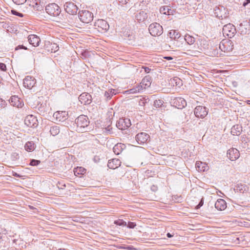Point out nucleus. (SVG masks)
Here are the masks:
<instances>
[{"mask_svg":"<svg viewBox=\"0 0 250 250\" xmlns=\"http://www.w3.org/2000/svg\"><path fill=\"white\" fill-rule=\"evenodd\" d=\"M118 4L119 7L118 9L121 10L125 11L128 7V1L129 0H117Z\"/></svg>","mask_w":250,"mask_h":250,"instance_id":"nucleus-28","label":"nucleus"},{"mask_svg":"<svg viewBox=\"0 0 250 250\" xmlns=\"http://www.w3.org/2000/svg\"><path fill=\"white\" fill-rule=\"evenodd\" d=\"M242 131V127L238 125H233L231 129V133L233 135H239Z\"/></svg>","mask_w":250,"mask_h":250,"instance_id":"nucleus-29","label":"nucleus"},{"mask_svg":"<svg viewBox=\"0 0 250 250\" xmlns=\"http://www.w3.org/2000/svg\"><path fill=\"white\" fill-rule=\"evenodd\" d=\"M215 207L218 210H223L227 208V203L224 199H219L215 202Z\"/></svg>","mask_w":250,"mask_h":250,"instance_id":"nucleus-22","label":"nucleus"},{"mask_svg":"<svg viewBox=\"0 0 250 250\" xmlns=\"http://www.w3.org/2000/svg\"><path fill=\"white\" fill-rule=\"evenodd\" d=\"M121 162L118 159H112L108 161L107 167L110 169H116L120 166Z\"/></svg>","mask_w":250,"mask_h":250,"instance_id":"nucleus-19","label":"nucleus"},{"mask_svg":"<svg viewBox=\"0 0 250 250\" xmlns=\"http://www.w3.org/2000/svg\"><path fill=\"white\" fill-rule=\"evenodd\" d=\"M24 148L27 151H32L35 149V144L33 142H28L25 144Z\"/></svg>","mask_w":250,"mask_h":250,"instance_id":"nucleus-33","label":"nucleus"},{"mask_svg":"<svg viewBox=\"0 0 250 250\" xmlns=\"http://www.w3.org/2000/svg\"><path fill=\"white\" fill-rule=\"evenodd\" d=\"M79 101L83 104H88L91 102V96L88 93H83L79 97Z\"/></svg>","mask_w":250,"mask_h":250,"instance_id":"nucleus-16","label":"nucleus"},{"mask_svg":"<svg viewBox=\"0 0 250 250\" xmlns=\"http://www.w3.org/2000/svg\"><path fill=\"white\" fill-rule=\"evenodd\" d=\"M196 44L198 45V49L201 51H203L208 48V41L206 40L200 39L197 41Z\"/></svg>","mask_w":250,"mask_h":250,"instance_id":"nucleus-23","label":"nucleus"},{"mask_svg":"<svg viewBox=\"0 0 250 250\" xmlns=\"http://www.w3.org/2000/svg\"><path fill=\"white\" fill-rule=\"evenodd\" d=\"M142 68L144 69L145 72L146 73H148L151 70L149 67L146 66H143Z\"/></svg>","mask_w":250,"mask_h":250,"instance_id":"nucleus-52","label":"nucleus"},{"mask_svg":"<svg viewBox=\"0 0 250 250\" xmlns=\"http://www.w3.org/2000/svg\"><path fill=\"white\" fill-rule=\"evenodd\" d=\"M131 125V122L129 119L121 118L117 122L116 126L119 129L124 130L129 127Z\"/></svg>","mask_w":250,"mask_h":250,"instance_id":"nucleus-12","label":"nucleus"},{"mask_svg":"<svg viewBox=\"0 0 250 250\" xmlns=\"http://www.w3.org/2000/svg\"><path fill=\"white\" fill-rule=\"evenodd\" d=\"M164 58L167 60H171L173 59V58L170 56H167V57H164Z\"/></svg>","mask_w":250,"mask_h":250,"instance_id":"nucleus-57","label":"nucleus"},{"mask_svg":"<svg viewBox=\"0 0 250 250\" xmlns=\"http://www.w3.org/2000/svg\"><path fill=\"white\" fill-rule=\"evenodd\" d=\"M40 163L41 162L39 160L32 159L30 161V165L32 166H38Z\"/></svg>","mask_w":250,"mask_h":250,"instance_id":"nucleus-42","label":"nucleus"},{"mask_svg":"<svg viewBox=\"0 0 250 250\" xmlns=\"http://www.w3.org/2000/svg\"><path fill=\"white\" fill-rule=\"evenodd\" d=\"M114 223L119 226H126V222L123 221V220L119 219L114 222Z\"/></svg>","mask_w":250,"mask_h":250,"instance_id":"nucleus-41","label":"nucleus"},{"mask_svg":"<svg viewBox=\"0 0 250 250\" xmlns=\"http://www.w3.org/2000/svg\"><path fill=\"white\" fill-rule=\"evenodd\" d=\"M38 2L41 3V0H32V1H31L32 3L30 4V5L32 6V4H37Z\"/></svg>","mask_w":250,"mask_h":250,"instance_id":"nucleus-53","label":"nucleus"},{"mask_svg":"<svg viewBox=\"0 0 250 250\" xmlns=\"http://www.w3.org/2000/svg\"><path fill=\"white\" fill-rule=\"evenodd\" d=\"M167 237H168V238H171V237H172L173 236V235H171L170 233H167Z\"/></svg>","mask_w":250,"mask_h":250,"instance_id":"nucleus-58","label":"nucleus"},{"mask_svg":"<svg viewBox=\"0 0 250 250\" xmlns=\"http://www.w3.org/2000/svg\"><path fill=\"white\" fill-rule=\"evenodd\" d=\"M169 37L171 39H173L174 40L178 39L180 38V34L175 30H171L169 32Z\"/></svg>","mask_w":250,"mask_h":250,"instance_id":"nucleus-32","label":"nucleus"},{"mask_svg":"<svg viewBox=\"0 0 250 250\" xmlns=\"http://www.w3.org/2000/svg\"><path fill=\"white\" fill-rule=\"evenodd\" d=\"M241 141L243 143L246 144L248 142V139L246 137L245 135H243L241 137Z\"/></svg>","mask_w":250,"mask_h":250,"instance_id":"nucleus-48","label":"nucleus"},{"mask_svg":"<svg viewBox=\"0 0 250 250\" xmlns=\"http://www.w3.org/2000/svg\"><path fill=\"white\" fill-rule=\"evenodd\" d=\"M32 7L34 8V9L37 11H42L43 10V6L42 4H41V3H38L37 4H32Z\"/></svg>","mask_w":250,"mask_h":250,"instance_id":"nucleus-38","label":"nucleus"},{"mask_svg":"<svg viewBox=\"0 0 250 250\" xmlns=\"http://www.w3.org/2000/svg\"><path fill=\"white\" fill-rule=\"evenodd\" d=\"M36 83L34 78L30 76H26L23 80V84L25 87L31 89Z\"/></svg>","mask_w":250,"mask_h":250,"instance_id":"nucleus-13","label":"nucleus"},{"mask_svg":"<svg viewBox=\"0 0 250 250\" xmlns=\"http://www.w3.org/2000/svg\"><path fill=\"white\" fill-rule=\"evenodd\" d=\"M249 3H250V0H245V1L244 2L243 5L244 6H246L247 5H248Z\"/></svg>","mask_w":250,"mask_h":250,"instance_id":"nucleus-55","label":"nucleus"},{"mask_svg":"<svg viewBox=\"0 0 250 250\" xmlns=\"http://www.w3.org/2000/svg\"><path fill=\"white\" fill-rule=\"evenodd\" d=\"M151 84V78L149 76H146L142 81L141 83L139 84L142 86V89H146V87H149Z\"/></svg>","mask_w":250,"mask_h":250,"instance_id":"nucleus-25","label":"nucleus"},{"mask_svg":"<svg viewBox=\"0 0 250 250\" xmlns=\"http://www.w3.org/2000/svg\"><path fill=\"white\" fill-rule=\"evenodd\" d=\"M247 102L248 104H250V100H248Z\"/></svg>","mask_w":250,"mask_h":250,"instance_id":"nucleus-62","label":"nucleus"},{"mask_svg":"<svg viewBox=\"0 0 250 250\" xmlns=\"http://www.w3.org/2000/svg\"><path fill=\"white\" fill-rule=\"evenodd\" d=\"M240 154L239 151L235 148H232L228 150L227 152V157L231 160L234 161L239 157Z\"/></svg>","mask_w":250,"mask_h":250,"instance_id":"nucleus-15","label":"nucleus"},{"mask_svg":"<svg viewBox=\"0 0 250 250\" xmlns=\"http://www.w3.org/2000/svg\"><path fill=\"white\" fill-rule=\"evenodd\" d=\"M142 90H143L142 86L141 85L138 84L137 85L134 86L132 88H131V89L128 90L126 92H128V93H130H130L134 94V93L140 92Z\"/></svg>","mask_w":250,"mask_h":250,"instance_id":"nucleus-31","label":"nucleus"},{"mask_svg":"<svg viewBox=\"0 0 250 250\" xmlns=\"http://www.w3.org/2000/svg\"><path fill=\"white\" fill-rule=\"evenodd\" d=\"M12 0L15 3H16V4H18V5L23 4L26 1V0Z\"/></svg>","mask_w":250,"mask_h":250,"instance_id":"nucleus-45","label":"nucleus"},{"mask_svg":"<svg viewBox=\"0 0 250 250\" xmlns=\"http://www.w3.org/2000/svg\"><path fill=\"white\" fill-rule=\"evenodd\" d=\"M67 113L66 111H58L54 113L53 116L59 122H62L66 119Z\"/></svg>","mask_w":250,"mask_h":250,"instance_id":"nucleus-21","label":"nucleus"},{"mask_svg":"<svg viewBox=\"0 0 250 250\" xmlns=\"http://www.w3.org/2000/svg\"><path fill=\"white\" fill-rule=\"evenodd\" d=\"M65 11L70 15H75L78 11L77 6L72 2H66L64 5Z\"/></svg>","mask_w":250,"mask_h":250,"instance_id":"nucleus-10","label":"nucleus"},{"mask_svg":"<svg viewBox=\"0 0 250 250\" xmlns=\"http://www.w3.org/2000/svg\"><path fill=\"white\" fill-rule=\"evenodd\" d=\"M169 8L168 6H162L160 8V11L161 13L164 14H169Z\"/></svg>","mask_w":250,"mask_h":250,"instance_id":"nucleus-39","label":"nucleus"},{"mask_svg":"<svg viewBox=\"0 0 250 250\" xmlns=\"http://www.w3.org/2000/svg\"><path fill=\"white\" fill-rule=\"evenodd\" d=\"M214 15L219 19H226L228 17V10L223 6L219 5L214 8Z\"/></svg>","mask_w":250,"mask_h":250,"instance_id":"nucleus-5","label":"nucleus"},{"mask_svg":"<svg viewBox=\"0 0 250 250\" xmlns=\"http://www.w3.org/2000/svg\"><path fill=\"white\" fill-rule=\"evenodd\" d=\"M28 42L30 44L33 46H38L39 45L40 39L35 35H30L28 37Z\"/></svg>","mask_w":250,"mask_h":250,"instance_id":"nucleus-20","label":"nucleus"},{"mask_svg":"<svg viewBox=\"0 0 250 250\" xmlns=\"http://www.w3.org/2000/svg\"><path fill=\"white\" fill-rule=\"evenodd\" d=\"M9 103L11 105L18 108L21 107L23 105L22 100L17 96H12L9 100Z\"/></svg>","mask_w":250,"mask_h":250,"instance_id":"nucleus-18","label":"nucleus"},{"mask_svg":"<svg viewBox=\"0 0 250 250\" xmlns=\"http://www.w3.org/2000/svg\"><path fill=\"white\" fill-rule=\"evenodd\" d=\"M5 102L3 101L2 99H0V108L2 107L3 106V103H4Z\"/></svg>","mask_w":250,"mask_h":250,"instance_id":"nucleus-56","label":"nucleus"},{"mask_svg":"<svg viewBox=\"0 0 250 250\" xmlns=\"http://www.w3.org/2000/svg\"><path fill=\"white\" fill-rule=\"evenodd\" d=\"M184 40L189 45L193 44L195 42L194 38L188 34L185 35Z\"/></svg>","mask_w":250,"mask_h":250,"instance_id":"nucleus-34","label":"nucleus"},{"mask_svg":"<svg viewBox=\"0 0 250 250\" xmlns=\"http://www.w3.org/2000/svg\"><path fill=\"white\" fill-rule=\"evenodd\" d=\"M75 124L77 126V130L79 132L86 131L85 128L89 124L88 118L86 116L82 115L75 120Z\"/></svg>","mask_w":250,"mask_h":250,"instance_id":"nucleus-2","label":"nucleus"},{"mask_svg":"<svg viewBox=\"0 0 250 250\" xmlns=\"http://www.w3.org/2000/svg\"><path fill=\"white\" fill-rule=\"evenodd\" d=\"M0 69L2 71H5L6 70V65L3 63L0 62Z\"/></svg>","mask_w":250,"mask_h":250,"instance_id":"nucleus-51","label":"nucleus"},{"mask_svg":"<svg viewBox=\"0 0 250 250\" xmlns=\"http://www.w3.org/2000/svg\"><path fill=\"white\" fill-rule=\"evenodd\" d=\"M203 202L201 201L200 203L199 204V205H198V206H202L203 205Z\"/></svg>","mask_w":250,"mask_h":250,"instance_id":"nucleus-61","label":"nucleus"},{"mask_svg":"<svg viewBox=\"0 0 250 250\" xmlns=\"http://www.w3.org/2000/svg\"><path fill=\"white\" fill-rule=\"evenodd\" d=\"M222 32L225 37L231 38L234 36L236 33V29L232 24L228 23L224 26Z\"/></svg>","mask_w":250,"mask_h":250,"instance_id":"nucleus-6","label":"nucleus"},{"mask_svg":"<svg viewBox=\"0 0 250 250\" xmlns=\"http://www.w3.org/2000/svg\"><path fill=\"white\" fill-rule=\"evenodd\" d=\"M57 186L59 189H63L65 187V185L64 184H62L60 182H58Z\"/></svg>","mask_w":250,"mask_h":250,"instance_id":"nucleus-49","label":"nucleus"},{"mask_svg":"<svg viewBox=\"0 0 250 250\" xmlns=\"http://www.w3.org/2000/svg\"><path fill=\"white\" fill-rule=\"evenodd\" d=\"M171 83L175 82L176 85L180 84L181 80L178 78L175 77L172 80H171Z\"/></svg>","mask_w":250,"mask_h":250,"instance_id":"nucleus-44","label":"nucleus"},{"mask_svg":"<svg viewBox=\"0 0 250 250\" xmlns=\"http://www.w3.org/2000/svg\"><path fill=\"white\" fill-rule=\"evenodd\" d=\"M129 228L133 229L136 226V224L134 222H128L126 225Z\"/></svg>","mask_w":250,"mask_h":250,"instance_id":"nucleus-50","label":"nucleus"},{"mask_svg":"<svg viewBox=\"0 0 250 250\" xmlns=\"http://www.w3.org/2000/svg\"><path fill=\"white\" fill-rule=\"evenodd\" d=\"M13 175L16 176V177H21V176L19 174H18L17 173H15L14 174H13Z\"/></svg>","mask_w":250,"mask_h":250,"instance_id":"nucleus-59","label":"nucleus"},{"mask_svg":"<svg viewBox=\"0 0 250 250\" xmlns=\"http://www.w3.org/2000/svg\"><path fill=\"white\" fill-rule=\"evenodd\" d=\"M147 13L144 11H140L135 16L136 19L139 22L144 21L147 18Z\"/></svg>","mask_w":250,"mask_h":250,"instance_id":"nucleus-27","label":"nucleus"},{"mask_svg":"<svg viewBox=\"0 0 250 250\" xmlns=\"http://www.w3.org/2000/svg\"><path fill=\"white\" fill-rule=\"evenodd\" d=\"M174 106L179 109H182L187 105L186 100L182 97H177L173 99Z\"/></svg>","mask_w":250,"mask_h":250,"instance_id":"nucleus-14","label":"nucleus"},{"mask_svg":"<svg viewBox=\"0 0 250 250\" xmlns=\"http://www.w3.org/2000/svg\"><path fill=\"white\" fill-rule=\"evenodd\" d=\"M52 45V52H55L56 51H58L59 50V46L56 44H53Z\"/></svg>","mask_w":250,"mask_h":250,"instance_id":"nucleus-47","label":"nucleus"},{"mask_svg":"<svg viewBox=\"0 0 250 250\" xmlns=\"http://www.w3.org/2000/svg\"><path fill=\"white\" fill-rule=\"evenodd\" d=\"M116 94V90L114 89H110L106 91L104 93V96L107 99H110L112 96Z\"/></svg>","mask_w":250,"mask_h":250,"instance_id":"nucleus-36","label":"nucleus"},{"mask_svg":"<svg viewBox=\"0 0 250 250\" xmlns=\"http://www.w3.org/2000/svg\"><path fill=\"white\" fill-rule=\"evenodd\" d=\"M125 147L124 144L122 143H118L114 146L113 148V151L116 155H119L124 150Z\"/></svg>","mask_w":250,"mask_h":250,"instance_id":"nucleus-26","label":"nucleus"},{"mask_svg":"<svg viewBox=\"0 0 250 250\" xmlns=\"http://www.w3.org/2000/svg\"><path fill=\"white\" fill-rule=\"evenodd\" d=\"M248 188L245 185H243L241 183L237 184V185L235 186L234 190L235 192H240L241 193L244 192L245 191L247 190Z\"/></svg>","mask_w":250,"mask_h":250,"instance_id":"nucleus-30","label":"nucleus"},{"mask_svg":"<svg viewBox=\"0 0 250 250\" xmlns=\"http://www.w3.org/2000/svg\"><path fill=\"white\" fill-rule=\"evenodd\" d=\"M11 13L12 14L14 15H16V16H18L20 17H22L23 16V14H21V13H20L18 12H17V11L16 10H12L11 11Z\"/></svg>","mask_w":250,"mask_h":250,"instance_id":"nucleus-46","label":"nucleus"},{"mask_svg":"<svg viewBox=\"0 0 250 250\" xmlns=\"http://www.w3.org/2000/svg\"><path fill=\"white\" fill-rule=\"evenodd\" d=\"M196 169L199 171L205 172L209 169V167L205 163L197 162L195 164Z\"/></svg>","mask_w":250,"mask_h":250,"instance_id":"nucleus-24","label":"nucleus"},{"mask_svg":"<svg viewBox=\"0 0 250 250\" xmlns=\"http://www.w3.org/2000/svg\"><path fill=\"white\" fill-rule=\"evenodd\" d=\"M60 127L57 125H54L50 127V132L51 134L54 136L58 135L60 133Z\"/></svg>","mask_w":250,"mask_h":250,"instance_id":"nucleus-35","label":"nucleus"},{"mask_svg":"<svg viewBox=\"0 0 250 250\" xmlns=\"http://www.w3.org/2000/svg\"><path fill=\"white\" fill-rule=\"evenodd\" d=\"M148 29L150 34L153 36H160L163 31L162 26L156 22L151 23L149 25Z\"/></svg>","mask_w":250,"mask_h":250,"instance_id":"nucleus-7","label":"nucleus"},{"mask_svg":"<svg viewBox=\"0 0 250 250\" xmlns=\"http://www.w3.org/2000/svg\"><path fill=\"white\" fill-rule=\"evenodd\" d=\"M208 109L203 106H197L194 110V113L195 116L197 118L203 119L208 114Z\"/></svg>","mask_w":250,"mask_h":250,"instance_id":"nucleus-8","label":"nucleus"},{"mask_svg":"<svg viewBox=\"0 0 250 250\" xmlns=\"http://www.w3.org/2000/svg\"><path fill=\"white\" fill-rule=\"evenodd\" d=\"M79 18L83 22L88 23L93 20V14L89 11L83 10L79 11Z\"/></svg>","mask_w":250,"mask_h":250,"instance_id":"nucleus-3","label":"nucleus"},{"mask_svg":"<svg viewBox=\"0 0 250 250\" xmlns=\"http://www.w3.org/2000/svg\"><path fill=\"white\" fill-rule=\"evenodd\" d=\"M95 28L100 32L106 31L109 27V25L107 22L105 20L100 19L98 20L94 24Z\"/></svg>","mask_w":250,"mask_h":250,"instance_id":"nucleus-9","label":"nucleus"},{"mask_svg":"<svg viewBox=\"0 0 250 250\" xmlns=\"http://www.w3.org/2000/svg\"><path fill=\"white\" fill-rule=\"evenodd\" d=\"M45 11L49 15L54 17L59 16L61 12L60 7L55 3H50L46 5Z\"/></svg>","mask_w":250,"mask_h":250,"instance_id":"nucleus-4","label":"nucleus"},{"mask_svg":"<svg viewBox=\"0 0 250 250\" xmlns=\"http://www.w3.org/2000/svg\"><path fill=\"white\" fill-rule=\"evenodd\" d=\"M149 138V136L147 133L141 132L136 135V140L138 144H144L147 141Z\"/></svg>","mask_w":250,"mask_h":250,"instance_id":"nucleus-17","label":"nucleus"},{"mask_svg":"<svg viewBox=\"0 0 250 250\" xmlns=\"http://www.w3.org/2000/svg\"><path fill=\"white\" fill-rule=\"evenodd\" d=\"M219 52L218 50H214L212 52V55L217 57L228 55L233 49V42L229 39L223 40L219 44Z\"/></svg>","mask_w":250,"mask_h":250,"instance_id":"nucleus-1","label":"nucleus"},{"mask_svg":"<svg viewBox=\"0 0 250 250\" xmlns=\"http://www.w3.org/2000/svg\"><path fill=\"white\" fill-rule=\"evenodd\" d=\"M163 101L161 100H155L154 102V106L155 107H160L163 104Z\"/></svg>","mask_w":250,"mask_h":250,"instance_id":"nucleus-40","label":"nucleus"},{"mask_svg":"<svg viewBox=\"0 0 250 250\" xmlns=\"http://www.w3.org/2000/svg\"><path fill=\"white\" fill-rule=\"evenodd\" d=\"M151 188L152 190L154 191L156 189V187L155 186H153Z\"/></svg>","mask_w":250,"mask_h":250,"instance_id":"nucleus-60","label":"nucleus"},{"mask_svg":"<svg viewBox=\"0 0 250 250\" xmlns=\"http://www.w3.org/2000/svg\"><path fill=\"white\" fill-rule=\"evenodd\" d=\"M19 49H24L25 50H27V48L23 46V45H19L18 46H17L16 48V50H18Z\"/></svg>","mask_w":250,"mask_h":250,"instance_id":"nucleus-54","label":"nucleus"},{"mask_svg":"<svg viewBox=\"0 0 250 250\" xmlns=\"http://www.w3.org/2000/svg\"><path fill=\"white\" fill-rule=\"evenodd\" d=\"M24 123L30 127H36L38 125L37 118L32 115H28L25 117Z\"/></svg>","mask_w":250,"mask_h":250,"instance_id":"nucleus-11","label":"nucleus"},{"mask_svg":"<svg viewBox=\"0 0 250 250\" xmlns=\"http://www.w3.org/2000/svg\"><path fill=\"white\" fill-rule=\"evenodd\" d=\"M85 169L82 167H78L75 168L74 170V173L76 175V173L78 174H82L83 172H85Z\"/></svg>","mask_w":250,"mask_h":250,"instance_id":"nucleus-37","label":"nucleus"},{"mask_svg":"<svg viewBox=\"0 0 250 250\" xmlns=\"http://www.w3.org/2000/svg\"><path fill=\"white\" fill-rule=\"evenodd\" d=\"M112 130V128L110 125H108L104 129V132L107 134H112L113 133Z\"/></svg>","mask_w":250,"mask_h":250,"instance_id":"nucleus-43","label":"nucleus"}]
</instances>
